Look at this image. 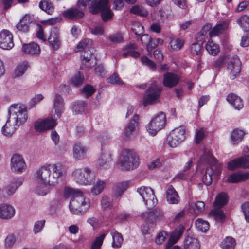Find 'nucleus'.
<instances>
[{"mask_svg": "<svg viewBox=\"0 0 249 249\" xmlns=\"http://www.w3.org/2000/svg\"><path fill=\"white\" fill-rule=\"evenodd\" d=\"M16 242V237L14 235H8L5 239L4 246L6 249L12 248Z\"/></svg>", "mask_w": 249, "mask_h": 249, "instance_id": "obj_59", "label": "nucleus"}, {"mask_svg": "<svg viewBox=\"0 0 249 249\" xmlns=\"http://www.w3.org/2000/svg\"><path fill=\"white\" fill-rule=\"evenodd\" d=\"M211 29V26L207 24L204 26L201 31L198 33L196 36V38L197 43L202 45L205 40L206 36L207 35V32L209 31Z\"/></svg>", "mask_w": 249, "mask_h": 249, "instance_id": "obj_38", "label": "nucleus"}, {"mask_svg": "<svg viewBox=\"0 0 249 249\" xmlns=\"http://www.w3.org/2000/svg\"><path fill=\"white\" fill-rule=\"evenodd\" d=\"M167 201L170 204H177L179 201V197L174 188H169L166 192Z\"/></svg>", "mask_w": 249, "mask_h": 249, "instance_id": "obj_36", "label": "nucleus"}, {"mask_svg": "<svg viewBox=\"0 0 249 249\" xmlns=\"http://www.w3.org/2000/svg\"><path fill=\"white\" fill-rule=\"evenodd\" d=\"M108 0H99L92 6L91 12L93 14L102 12L101 17L106 21L111 18L112 12L108 6Z\"/></svg>", "mask_w": 249, "mask_h": 249, "instance_id": "obj_9", "label": "nucleus"}, {"mask_svg": "<svg viewBox=\"0 0 249 249\" xmlns=\"http://www.w3.org/2000/svg\"><path fill=\"white\" fill-rule=\"evenodd\" d=\"M12 33L7 30L0 32V47L3 50H10L14 46Z\"/></svg>", "mask_w": 249, "mask_h": 249, "instance_id": "obj_16", "label": "nucleus"}, {"mask_svg": "<svg viewBox=\"0 0 249 249\" xmlns=\"http://www.w3.org/2000/svg\"><path fill=\"white\" fill-rule=\"evenodd\" d=\"M228 55L224 54L217 59L213 62L212 64V68L215 71H219L225 64H227V60H228Z\"/></svg>", "mask_w": 249, "mask_h": 249, "instance_id": "obj_37", "label": "nucleus"}, {"mask_svg": "<svg viewBox=\"0 0 249 249\" xmlns=\"http://www.w3.org/2000/svg\"><path fill=\"white\" fill-rule=\"evenodd\" d=\"M22 50L25 53L32 55L39 54L40 52L39 45L34 42L23 45Z\"/></svg>", "mask_w": 249, "mask_h": 249, "instance_id": "obj_28", "label": "nucleus"}, {"mask_svg": "<svg viewBox=\"0 0 249 249\" xmlns=\"http://www.w3.org/2000/svg\"><path fill=\"white\" fill-rule=\"evenodd\" d=\"M107 81L108 83L112 84L123 85L124 82L120 79L118 74L114 73L109 77L107 79Z\"/></svg>", "mask_w": 249, "mask_h": 249, "instance_id": "obj_56", "label": "nucleus"}, {"mask_svg": "<svg viewBox=\"0 0 249 249\" xmlns=\"http://www.w3.org/2000/svg\"><path fill=\"white\" fill-rule=\"evenodd\" d=\"M51 178L54 186L56 185L58 179L64 176L67 172L66 168L60 163L47 164Z\"/></svg>", "mask_w": 249, "mask_h": 249, "instance_id": "obj_12", "label": "nucleus"}, {"mask_svg": "<svg viewBox=\"0 0 249 249\" xmlns=\"http://www.w3.org/2000/svg\"><path fill=\"white\" fill-rule=\"evenodd\" d=\"M39 6L43 11L47 14L51 15L54 10V7L53 4L46 0H42L39 3Z\"/></svg>", "mask_w": 249, "mask_h": 249, "instance_id": "obj_43", "label": "nucleus"}, {"mask_svg": "<svg viewBox=\"0 0 249 249\" xmlns=\"http://www.w3.org/2000/svg\"><path fill=\"white\" fill-rule=\"evenodd\" d=\"M209 216L220 222H223L225 219V215L223 210L218 207H214L212 209L209 213Z\"/></svg>", "mask_w": 249, "mask_h": 249, "instance_id": "obj_35", "label": "nucleus"}, {"mask_svg": "<svg viewBox=\"0 0 249 249\" xmlns=\"http://www.w3.org/2000/svg\"><path fill=\"white\" fill-rule=\"evenodd\" d=\"M87 107V103L82 101L75 102L72 105V109L76 113L83 112Z\"/></svg>", "mask_w": 249, "mask_h": 249, "instance_id": "obj_44", "label": "nucleus"}, {"mask_svg": "<svg viewBox=\"0 0 249 249\" xmlns=\"http://www.w3.org/2000/svg\"><path fill=\"white\" fill-rule=\"evenodd\" d=\"M184 231V228L182 226H180L177 228L175 231L171 234L170 238L174 240L173 243H176L181 236Z\"/></svg>", "mask_w": 249, "mask_h": 249, "instance_id": "obj_52", "label": "nucleus"}, {"mask_svg": "<svg viewBox=\"0 0 249 249\" xmlns=\"http://www.w3.org/2000/svg\"><path fill=\"white\" fill-rule=\"evenodd\" d=\"M45 223V220H44L37 221L35 222L33 228L34 233L36 234L40 232L44 226Z\"/></svg>", "mask_w": 249, "mask_h": 249, "instance_id": "obj_61", "label": "nucleus"}, {"mask_svg": "<svg viewBox=\"0 0 249 249\" xmlns=\"http://www.w3.org/2000/svg\"><path fill=\"white\" fill-rule=\"evenodd\" d=\"M139 157L137 153L133 151L125 150L122 153L119 163L122 168L129 170L136 168L139 164Z\"/></svg>", "mask_w": 249, "mask_h": 249, "instance_id": "obj_5", "label": "nucleus"}, {"mask_svg": "<svg viewBox=\"0 0 249 249\" xmlns=\"http://www.w3.org/2000/svg\"><path fill=\"white\" fill-rule=\"evenodd\" d=\"M136 48V45L133 43L125 46L123 50L124 51H126V52L123 53V56L124 58H126L129 56L135 58L138 57L140 56V53L138 52L135 50Z\"/></svg>", "mask_w": 249, "mask_h": 249, "instance_id": "obj_29", "label": "nucleus"}, {"mask_svg": "<svg viewBox=\"0 0 249 249\" xmlns=\"http://www.w3.org/2000/svg\"><path fill=\"white\" fill-rule=\"evenodd\" d=\"M201 46L200 43H194L190 47V52L194 55H198L201 53Z\"/></svg>", "mask_w": 249, "mask_h": 249, "instance_id": "obj_60", "label": "nucleus"}, {"mask_svg": "<svg viewBox=\"0 0 249 249\" xmlns=\"http://www.w3.org/2000/svg\"><path fill=\"white\" fill-rule=\"evenodd\" d=\"M64 196L70 198L69 209L74 214L84 213L89 207V199L86 198L83 192L75 188H65Z\"/></svg>", "mask_w": 249, "mask_h": 249, "instance_id": "obj_1", "label": "nucleus"}, {"mask_svg": "<svg viewBox=\"0 0 249 249\" xmlns=\"http://www.w3.org/2000/svg\"><path fill=\"white\" fill-rule=\"evenodd\" d=\"M249 178V173H236L229 176L227 179V181L233 183H237L244 181Z\"/></svg>", "mask_w": 249, "mask_h": 249, "instance_id": "obj_31", "label": "nucleus"}, {"mask_svg": "<svg viewBox=\"0 0 249 249\" xmlns=\"http://www.w3.org/2000/svg\"><path fill=\"white\" fill-rule=\"evenodd\" d=\"M32 23V19L29 15H26L22 19H20V22L17 24L16 27L17 29L23 32H27L29 31V25Z\"/></svg>", "mask_w": 249, "mask_h": 249, "instance_id": "obj_32", "label": "nucleus"}, {"mask_svg": "<svg viewBox=\"0 0 249 249\" xmlns=\"http://www.w3.org/2000/svg\"><path fill=\"white\" fill-rule=\"evenodd\" d=\"M244 156L233 160L228 163V168L229 170H234L238 168H249V148L248 147H245L243 149Z\"/></svg>", "mask_w": 249, "mask_h": 249, "instance_id": "obj_13", "label": "nucleus"}, {"mask_svg": "<svg viewBox=\"0 0 249 249\" xmlns=\"http://www.w3.org/2000/svg\"><path fill=\"white\" fill-rule=\"evenodd\" d=\"M229 200L228 195L224 193L221 192L218 194L213 203L214 207L221 208L227 204Z\"/></svg>", "mask_w": 249, "mask_h": 249, "instance_id": "obj_30", "label": "nucleus"}, {"mask_svg": "<svg viewBox=\"0 0 249 249\" xmlns=\"http://www.w3.org/2000/svg\"><path fill=\"white\" fill-rule=\"evenodd\" d=\"M29 67L28 62L27 61H23V62L19 64L16 67L14 71L15 77H19L22 76L27 70Z\"/></svg>", "mask_w": 249, "mask_h": 249, "instance_id": "obj_40", "label": "nucleus"}, {"mask_svg": "<svg viewBox=\"0 0 249 249\" xmlns=\"http://www.w3.org/2000/svg\"><path fill=\"white\" fill-rule=\"evenodd\" d=\"M186 130L181 126L172 130L169 134L167 141L170 147L174 148L181 143L185 138Z\"/></svg>", "mask_w": 249, "mask_h": 249, "instance_id": "obj_8", "label": "nucleus"}, {"mask_svg": "<svg viewBox=\"0 0 249 249\" xmlns=\"http://www.w3.org/2000/svg\"><path fill=\"white\" fill-rule=\"evenodd\" d=\"M111 235L112 237V247L115 249L120 248L123 242V238L122 234L115 229H113L111 231Z\"/></svg>", "mask_w": 249, "mask_h": 249, "instance_id": "obj_34", "label": "nucleus"}, {"mask_svg": "<svg viewBox=\"0 0 249 249\" xmlns=\"http://www.w3.org/2000/svg\"><path fill=\"white\" fill-rule=\"evenodd\" d=\"M204 163H208L210 167H207L205 171V174L203 176L202 180L206 186L211 185L212 182V175L215 176L219 175L221 172V166L217 162V160L211 155L209 150L205 149L203 152V155L200 158L197 169L200 167V165Z\"/></svg>", "mask_w": 249, "mask_h": 249, "instance_id": "obj_2", "label": "nucleus"}, {"mask_svg": "<svg viewBox=\"0 0 249 249\" xmlns=\"http://www.w3.org/2000/svg\"><path fill=\"white\" fill-rule=\"evenodd\" d=\"M9 118L14 121L16 126L23 125L28 119L27 109L22 105L14 104L10 106L8 110Z\"/></svg>", "mask_w": 249, "mask_h": 249, "instance_id": "obj_4", "label": "nucleus"}, {"mask_svg": "<svg viewBox=\"0 0 249 249\" xmlns=\"http://www.w3.org/2000/svg\"><path fill=\"white\" fill-rule=\"evenodd\" d=\"M108 39L113 43H119L123 41V35L120 33H116L108 36Z\"/></svg>", "mask_w": 249, "mask_h": 249, "instance_id": "obj_58", "label": "nucleus"}, {"mask_svg": "<svg viewBox=\"0 0 249 249\" xmlns=\"http://www.w3.org/2000/svg\"><path fill=\"white\" fill-rule=\"evenodd\" d=\"M48 41L50 46L54 50L59 48L61 45L58 30L56 28H53L50 32V35L48 38Z\"/></svg>", "mask_w": 249, "mask_h": 249, "instance_id": "obj_18", "label": "nucleus"}, {"mask_svg": "<svg viewBox=\"0 0 249 249\" xmlns=\"http://www.w3.org/2000/svg\"><path fill=\"white\" fill-rule=\"evenodd\" d=\"M36 183L43 187L54 186L47 164L42 166L34 174Z\"/></svg>", "mask_w": 249, "mask_h": 249, "instance_id": "obj_6", "label": "nucleus"}, {"mask_svg": "<svg viewBox=\"0 0 249 249\" xmlns=\"http://www.w3.org/2000/svg\"><path fill=\"white\" fill-rule=\"evenodd\" d=\"M11 121V120L9 118L1 129L2 134L7 137H11L18 127V126H16L15 124H12Z\"/></svg>", "mask_w": 249, "mask_h": 249, "instance_id": "obj_26", "label": "nucleus"}, {"mask_svg": "<svg viewBox=\"0 0 249 249\" xmlns=\"http://www.w3.org/2000/svg\"><path fill=\"white\" fill-rule=\"evenodd\" d=\"M206 49L212 55H215L219 52L218 46L214 43L212 40H209L206 45Z\"/></svg>", "mask_w": 249, "mask_h": 249, "instance_id": "obj_49", "label": "nucleus"}, {"mask_svg": "<svg viewBox=\"0 0 249 249\" xmlns=\"http://www.w3.org/2000/svg\"><path fill=\"white\" fill-rule=\"evenodd\" d=\"M139 116L137 114H135L130 121V122L126 125L124 134L126 138L128 139L131 136L132 133L135 130L136 128L139 125Z\"/></svg>", "mask_w": 249, "mask_h": 249, "instance_id": "obj_23", "label": "nucleus"}, {"mask_svg": "<svg viewBox=\"0 0 249 249\" xmlns=\"http://www.w3.org/2000/svg\"><path fill=\"white\" fill-rule=\"evenodd\" d=\"M15 214V209L11 205L6 203L0 204V218L8 220L12 218Z\"/></svg>", "mask_w": 249, "mask_h": 249, "instance_id": "obj_19", "label": "nucleus"}, {"mask_svg": "<svg viewBox=\"0 0 249 249\" xmlns=\"http://www.w3.org/2000/svg\"><path fill=\"white\" fill-rule=\"evenodd\" d=\"M236 245L235 239L231 236L226 237L221 244L223 249H234Z\"/></svg>", "mask_w": 249, "mask_h": 249, "instance_id": "obj_42", "label": "nucleus"}, {"mask_svg": "<svg viewBox=\"0 0 249 249\" xmlns=\"http://www.w3.org/2000/svg\"><path fill=\"white\" fill-rule=\"evenodd\" d=\"M241 65V62L237 56L235 55L231 57L229 55L227 62V70L231 79H235L239 74Z\"/></svg>", "mask_w": 249, "mask_h": 249, "instance_id": "obj_11", "label": "nucleus"}, {"mask_svg": "<svg viewBox=\"0 0 249 249\" xmlns=\"http://www.w3.org/2000/svg\"><path fill=\"white\" fill-rule=\"evenodd\" d=\"M205 136V130L203 128H200L196 130L195 135V142L196 144L199 143L204 138Z\"/></svg>", "mask_w": 249, "mask_h": 249, "instance_id": "obj_62", "label": "nucleus"}, {"mask_svg": "<svg viewBox=\"0 0 249 249\" xmlns=\"http://www.w3.org/2000/svg\"><path fill=\"white\" fill-rule=\"evenodd\" d=\"M91 171L87 167L75 170L72 176L75 181L79 185L84 186L94 185V187H104L107 185L105 180L90 178Z\"/></svg>", "mask_w": 249, "mask_h": 249, "instance_id": "obj_3", "label": "nucleus"}, {"mask_svg": "<svg viewBox=\"0 0 249 249\" xmlns=\"http://www.w3.org/2000/svg\"><path fill=\"white\" fill-rule=\"evenodd\" d=\"M16 189L17 188H0V196L7 198L15 193Z\"/></svg>", "mask_w": 249, "mask_h": 249, "instance_id": "obj_50", "label": "nucleus"}, {"mask_svg": "<svg viewBox=\"0 0 249 249\" xmlns=\"http://www.w3.org/2000/svg\"><path fill=\"white\" fill-rule=\"evenodd\" d=\"M184 44V41L181 38H174L169 42V48L171 50H179Z\"/></svg>", "mask_w": 249, "mask_h": 249, "instance_id": "obj_41", "label": "nucleus"}, {"mask_svg": "<svg viewBox=\"0 0 249 249\" xmlns=\"http://www.w3.org/2000/svg\"><path fill=\"white\" fill-rule=\"evenodd\" d=\"M227 28V25L226 24H220L217 25L214 27L212 31L209 32V34L210 36L212 37L213 36L218 35L219 34L223 33Z\"/></svg>", "mask_w": 249, "mask_h": 249, "instance_id": "obj_47", "label": "nucleus"}, {"mask_svg": "<svg viewBox=\"0 0 249 249\" xmlns=\"http://www.w3.org/2000/svg\"><path fill=\"white\" fill-rule=\"evenodd\" d=\"M141 61L143 65L149 67L150 69H156V65L155 63L152 61L148 58L147 57L145 56H142L141 58Z\"/></svg>", "mask_w": 249, "mask_h": 249, "instance_id": "obj_63", "label": "nucleus"}, {"mask_svg": "<svg viewBox=\"0 0 249 249\" xmlns=\"http://www.w3.org/2000/svg\"><path fill=\"white\" fill-rule=\"evenodd\" d=\"M242 209L247 222H249V201L242 204Z\"/></svg>", "mask_w": 249, "mask_h": 249, "instance_id": "obj_64", "label": "nucleus"}, {"mask_svg": "<svg viewBox=\"0 0 249 249\" xmlns=\"http://www.w3.org/2000/svg\"><path fill=\"white\" fill-rule=\"evenodd\" d=\"M81 92L86 97H89L94 93L95 89L92 86L87 85L82 89Z\"/></svg>", "mask_w": 249, "mask_h": 249, "instance_id": "obj_57", "label": "nucleus"}, {"mask_svg": "<svg viewBox=\"0 0 249 249\" xmlns=\"http://www.w3.org/2000/svg\"><path fill=\"white\" fill-rule=\"evenodd\" d=\"M92 41L89 39H84L79 42L76 49L77 51H81L89 48L92 45Z\"/></svg>", "mask_w": 249, "mask_h": 249, "instance_id": "obj_53", "label": "nucleus"}, {"mask_svg": "<svg viewBox=\"0 0 249 249\" xmlns=\"http://www.w3.org/2000/svg\"><path fill=\"white\" fill-rule=\"evenodd\" d=\"M179 77L176 74L167 72L164 74L163 84L168 88H172L178 84Z\"/></svg>", "mask_w": 249, "mask_h": 249, "instance_id": "obj_21", "label": "nucleus"}, {"mask_svg": "<svg viewBox=\"0 0 249 249\" xmlns=\"http://www.w3.org/2000/svg\"><path fill=\"white\" fill-rule=\"evenodd\" d=\"M11 170L17 173H21L26 169V165L22 157L14 154L11 159Z\"/></svg>", "mask_w": 249, "mask_h": 249, "instance_id": "obj_15", "label": "nucleus"}, {"mask_svg": "<svg viewBox=\"0 0 249 249\" xmlns=\"http://www.w3.org/2000/svg\"><path fill=\"white\" fill-rule=\"evenodd\" d=\"M137 192L142 197L145 205H146L148 208V203H149V205L151 204L152 205L154 204V202L153 200L155 195L152 188H138Z\"/></svg>", "mask_w": 249, "mask_h": 249, "instance_id": "obj_17", "label": "nucleus"}, {"mask_svg": "<svg viewBox=\"0 0 249 249\" xmlns=\"http://www.w3.org/2000/svg\"><path fill=\"white\" fill-rule=\"evenodd\" d=\"M53 107L57 117L60 118L64 109V102L62 97L58 94H56L55 95L53 101Z\"/></svg>", "mask_w": 249, "mask_h": 249, "instance_id": "obj_25", "label": "nucleus"}, {"mask_svg": "<svg viewBox=\"0 0 249 249\" xmlns=\"http://www.w3.org/2000/svg\"><path fill=\"white\" fill-rule=\"evenodd\" d=\"M101 206L103 210H107L113 206V200L107 196H103L101 200Z\"/></svg>", "mask_w": 249, "mask_h": 249, "instance_id": "obj_45", "label": "nucleus"}, {"mask_svg": "<svg viewBox=\"0 0 249 249\" xmlns=\"http://www.w3.org/2000/svg\"><path fill=\"white\" fill-rule=\"evenodd\" d=\"M111 153L109 150L102 149V152L98 160V164L102 168L107 167L111 161Z\"/></svg>", "mask_w": 249, "mask_h": 249, "instance_id": "obj_20", "label": "nucleus"}, {"mask_svg": "<svg viewBox=\"0 0 249 249\" xmlns=\"http://www.w3.org/2000/svg\"><path fill=\"white\" fill-rule=\"evenodd\" d=\"M87 151V147L81 143H77L73 148V156L76 159H81L86 155Z\"/></svg>", "mask_w": 249, "mask_h": 249, "instance_id": "obj_27", "label": "nucleus"}, {"mask_svg": "<svg viewBox=\"0 0 249 249\" xmlns=\"http://www.w3.org/2000/svg\"><path fill=\"white\" fill-rule=\"evenodd\" d=\"M105 237L106 234L103 233L96 237L92 244L91 249H100Z\"/></svg>", "mask_w": 249, "mask_h": 249, "instance_id": "obj_54", "label": "nucleus"}, {"mask_svg": "<svg viewBox=\"0 0 249 249\" xmlns=\"http://www.w3.org/2000/svg\"><path fill=\"white\" fill-rule=\"evenodd\" d=\"M196 226L197 229L202 232H206L209 229V223L202 219H198L196 221Z\"/></svg>", "mask_w": 249, "mask_h": 249, "instance_id": "obj_48", "label": "nucleus"}, {"mask_svg": "<svg viewBox=\"0 0 249 249\" xmlns=\"http://www.w3.org/2000/svg\"><path fill=\"white\" fill-rule=\"evenodd\" d=\"M237 21L244 31H249V16L243 15Z\"/></svg>", "mask_w": 249, "mask_h": 249, "instance_id": "obj_46", "label": "nucleus"}, {"mask_svg": "<svg viewBox=\"0 0 249 249\" xmlns=\"http://www.w3.org/2000/svg\"><path fill=\"white\" fill-rule=\"evenodd\" d=\"M226 100L236 110H239L243 107L244 104L242 99L235 94H228L226 97Z\"/></svg>", "mask_w": 249, "mask_h": 249, "instance_id": "obj_22", "label": "nucleus"}, {"mask_svg": "<svg viewBox=\"0 0 249 249\" xmlns=\"http://www.w3.org/2000/svg\"><path fill=\"white\" fill-rule=\"evenodd\" d=\"M130 12L141 16H147V11L142 6L139 5L133 6L130 9Z\"/></svg>", "mask_w": 249, "mask_h": 249, "instance_id": "obj_51", "label": "nucleus"}, {"mask_svg": "<svg viewBox=\"0 0 249 249\" xmlns=\"http://www.w3.org/2000/svg\"><path fill=\"white\" fill-rule=\"evenodd\" d=\"M184 249H200V245L196 238L187 236L184 241Z\"/></svg>", "mask_w": 249, "mask_h": 249, "instance_id": "obj_33", "label": "nucleus"}, {"mask_svg": "<svg viewBox=\"0 0 249 249\" xmlns=\"http://www.w3.org/2000/svg\"><path fill=\"white\" fill-rule=\"evenodd\" d=\"M244 135L245 133L243 131L238 129L234 130L231 136V142L233 144L239 143L242 141Z\"/></svg>", "mask_w": 249, "mask_h": 249, "instance_id": "obj_39", "label": "nucleus"}, {"mask_svg": "<svg viewBox=\"0 0 249 249\" xmlns=\"http://www.w3.org/2000/svg\"><path fill=\"white\" fill-rule=\"evenodd\" d=\"M160 93V89L156 83H152L146 90L143 96V105L156 103L159 100Z\"/></svg>", "mask_w": 249, "mask_h": 249, "instance_id": "obj_10", "label": "nucleus"}, {"mask_svg": "<svg viewBox=\"0 0 249 249\" xmlns=\"http://www.w3.org/2000/svg\"><path fill=\"white\" fill-rule=\"evenodd\" d=\"M57 124L56 119L48 117L44 119H38L34 124L35 129L39 132L53 128Z\"/></svg>", "mask_w": 249, "mask_h": 249, "instance_id": "obj_14", "label": "nucleus"}, {"mask_svg": "<svg viewBox=\"0 0 249 249\" xmlns=\"http://www.w3.org/2000/svg\"><path fill=\"white\" fill-rule=\"evenodd\" d=\"M84 77L82 73L78 72L76 73L71 79V84L74 86H78L81 85L84 81Z\"/></svg>", "mask_w": 249, "mask_h": 249, "instance_id": "obj_55", "label": "nucleus"}, {"mask_svg": "<svg viewBox=\"0 0 249 249\" xmlns=\"http://www.w3.org/2000/svg\"><path fill=\"white\" fill-rule=\"evenodd\" d=\"M64 17L70 19H75L81 18L84 16V12L76 8H72L63 12Z\"/></svg>", "mask_w": 249, "mask_h": 249, "instance_id": "obj_24", "label": "nucleus"}, {"mask_svg": "<svg viewBox=\"0 0 249 249\" xmlns=\"http://www.w3.org/2000/svg\"><path fill=\"white\" fill-rule=\"evenodd\" d=\"M166 121L165 114L160 112L155 115L146 125L147 131L151 135H156L158 131L164 127Z\"/></svg>", "mask_w": 249, "mask_h": 249, "instance_id": "obj_7", "label": "nucleus"}]
</instances>
